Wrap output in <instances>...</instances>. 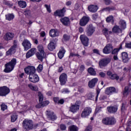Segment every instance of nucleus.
Returning a JSON list of instances; mask_svg holds the SVG:
<instances>
[{"mask_svg": "<svg viewBox=\"0 0 131 131\" xmlns=\"http://www.w3.org/2000/svg\"><path fill=\"white\" fill-rule=\"evenodd\" d=\"M16 64H17V59H16V58L12 59L11 61L5 64L4 72H6V73L11 72V71H12L14 68H15V66Z\"/></svg>", "mask_w": 131, "mask_h": 131, "instance_id": "obj_1", "label": "nucleus"}, {"mask_svg": "<svg viewBox=\"0 0 131 131\" xmlns=\"http://www.w3.org/2000/svg\"><path fill=\"white\" fill-rule=\"evenodd\" d=\"M102 123L104 125H114L116 123V120L113 117H107L102 119Z\"/></svg>", "mask_w": 131, "mask_h": 131, "instance_id": "obj_2", "label": "nucleus"}, {"mask_svg": "<svg viewBox=\"0 0 131 131\" xmlns=\"http://www.w3.org/2000/svg\"><path fill=\"white\" fill-rule=\"evenodd\" d=\"M19 48V45H18V42L17 40H14L13 41V46H12L7 52L6 56H12L16 53V50Z\"/></svg>", "mask_w": 131, "mask_h": 131, "instance_id": "obj_3", "label": "nucleus"}, {"mask_svg": "<svg viewBox=\"0 0 131 131\" xmlns=\"http://www.w3.org/2000/svg\"><path fill=\"white\" fill-rule=\"evenodd\" d=\"M38 50L40 53H37L36 54V56L38 60L42 62V59L45 58L46 55L45 54V51L43 50V46L42 45H40L37 47Z\"/></svg>", "mask_w": 131, "mask_h": 131, "instance_id": "obj_4", "label": "nucleus"}, {"mask_svg": "<svg viewBox=\"0 0 131 131\" xmlns=\"http://www.w3.org/2000/svg\"><path fill=\"white\" fill-rule=\"evenodd\" d=\"M23 125L24 128L26 130H30V129H32L33 128V123H32V121L25 119L23 123Z\"/></svg>", "mask_w": 131, "mask_h": 131, "instance_id": "obj_5", "label": "nucleus"}, {"mask_svg": "<svg viewBox=\"0 0 131 131\" xmlns=\"http://www.w3.org/2000/svg\"><path fill=\"white\" fill-rule=\"evenodd\" d=\"M111 62V59L109 58H105L101 59L99 61V66L100 68H103V67H106L108 63Z\"/></svg>", "mask_w": 131, "mask_h": 131, "instance_id": "obj_6", "label": "nucleus"}, {"mask_svg": "<svg viewBox=\"0 0 131 131\" xmlns=\"http://www.w3.org/2000/svg\"><path fill=\"white\" fill-rule=\"evenodd\" d=\"M95 27H94V26H93L92 24H90L87 26V27L86 28V34L88 35V36H91L93 35V34L94 32H95Z\"/></svg>", "mask_w": 131, "mask_h": 131, "instance_id": "obj_7", "label": "nucleus"}, {"mask_svg": "<svg viewBox=\"0 0 131 131\" xmlns=\"http://www.w3.org/2000/svg\"><path fill=\"white\" fill-rule=\"evenodd\" d=\"M65 13H66V8H63L62 9L56 10L54 13V15L55 16L61 18L65 16Z\"/></svg>", "mask_w": 131, "mask_h": 131, "instance_id": "obj_8", "label": "nucleus"}, {"mask_svg": "<svg viewBox=\"0 0 131 131\" xmlns=\"http://www.w3.org/2000/svg\"><path fill=\"white\" fill-rule=\"evenodd\" d=\"M10 93V89L6 86L0 87V96L5 97Z\"/></svg>", "mask_w": 131, "mask_h": 131, "instance_id": "obj_9", "label": "nucleus"}, {"mask_svg": "<svg viewBox=\"0 0 131 131\" xmlns=\"http://www.w3.org/2000/svg\"><path fill=\"white\" fill-rule=\"evenodd\" d=\"M46 115L49 120H52V121H54V120H56V119H57V116L53 112L47 111Z\"/></svg>", "mask_w": 131, "mask_h": 131, "instance_id": "obj_10", "label": "nucleus"}, {"mask_svg": "<svg viewBox=\"0 0 131 131\" xmlns=\"http://www.w3.org/2000/svg\"><path fill=\"white\" fill-rule=\"evenodd\" d=\"M35 71H36V70L35 69V68L33 66H29L25 69V73L29 74V75L35 74Z\"/></svg>", "mask_w": 131, "mask_h": 131, "instance_id": "obj_11", "label": "nucleus"}, {"mask_svg": "<svg viewBox=\"0 0 131 131\" xmlns=\"http://www.w3.org/2000/svg\"><path fill=\"white\" fill-rule=\"evenodd\" d=\"M91 113H92V108H91V107H85L82 112L81 117L82 118H85V117L89 116Z\"/></svg>", "mask_w": 131, "mask_h": 131, "instance_id": "obj_12", "label": "nucleus"}, {"mask_svg": "<svg viewBox=\"0 0 131 131\" xmlns=\"http://www.w3.org/2000/svg\"><path fill=\"white\" fill-rule=\"evenodd\" d=\"M29 79L33 83H36V82H38L39 81V78L36 74H33L32 75H29Z\"/></svg>", "mask_w": 131, "mask_h": 131, "instance_id": "obj_13", "label": "nucleus"}, {"mask_svg": "<svg viewBox=\"0 0 131 131\" xmlns=\"http://www.w3.org/2000/svg\"><path fill=\"white\" fill-rule=\"evenodd\" d=\"M112 51H113V46L111 43L107 44L103 49L104 54H110Z\"/></svg>", "mask_w": 131, "mask_h": 131, "instance_id": "obj_14", "label": "nucleus"}, {"mask_svg": "<svg viewBox=\"0 0 131 131\" xmlns=\"http://www.w3.org/2000/svg\"><path fill=\"white\" fill-rule=\"evenodd\" d=\"M80 39L84 47H88L89 46V38L85 35H81L80 36Z\"/></svg>", "mask_w": 131, "mask_h": 131, "instance_id": "obj_15", "label": "nucleus"}, {"mask_svg": "<svg viewBox=\"0 0 131 131\" xmlns=\"http://www.w3.org/2000/svg\"><path fill=\"white\" fill-rule=\"evenodd\" d=\"M59 81L61 85H64L67 82V74L62 73L59 76Z\"/></svg>", "mask_w": 131, "mask_h": 131, "instance_id": "obj_16", "label": "nucleus"}, {"mask_svg": "<svg viewBox=\"0 0 131 131\" xmlns=\"http://www.w3.org/2000/svg\"><path fill=\"white\" fill-rule=\"evenodd\" d=\"M22 46L24 47L25 50L27 51L29 49H31V43L29 40L27 39H25L22 43Z\"/></svg>", "mask_w": 131, "mask_h": 131, "instance_id": "obj_17", "label": "nucleus"}, {"mask_svg": "<svg viewBox=\"0 0 131 131\" xmlns=\"http://www.w3.org/2000/svg\"><path fill=\"white\" fill-rule=\"evenodd\" d=\"M90 21V17L88 16H84L80 20L79 24L80 26H85Z\"/></svg>", "mask_w": 131, "mask_h": 131, "instance_id": "obj_18", "label": "nucleus"}, {"mask_svg": "<svg viewBox=\"0 0 131 131\" xmlns=\"http://www.w3.org/2000/svg\"><path fill=\"white\" fill-rule=\"evenodd\" d=\"M60 21L64 26H69L70 25V19L68 17L61 18Z\"/></svg>", "mask_w": 131, "mask_h": 131, "instance_id": "obj_19", "label": "nucleus"}, {"mask_svg": "<svg viewBox=\"0 0 131 131\" xmlns=\"http://www.w3.org/2000/svg\"><path fill=\"white\" fill-rule=\"evenodd\" d=\"M97 82H98V78H94L89 82L88 86L90 89H93V88H95Z\"/></svg>", "mask_w": 131, "mask_h": 131, "instance_id": "obj_20", "label": "nucleus"}, {"mask_svg": "<svg viewBox=\"0 0 131 131\" xmlns=\"http://www.w3.org/2000/svg\"><path fill=\"white\" fill-rule=\"evenodd\" d=\"M15 34H14V33L7 32L4 36V38L5 40H12Z\"/></svg>", "mask_w": 131, "mask_h": 131, "instance_id": "obj_21", "label": "nucleus"}, {"mask_svg": "<svg viewBox=\"0 0 131 131\" xmlns=\"http://www.w3.org/2000/svg\"><path fill=\"white\" fill-rule=\"evenodd\" d=\"M114 93H116V89L114 87L107 88L105 90V94L106 95H112Z\"/></svg>", "mask_w": 131, "mask_h": 131, "instance_id": "obj_22", "label": "nucleus"}, {"mask_svg": "<svg viewBox=\"0 0 131 131\" xmlns=\"http://www.w3.org/2000/svg\"><path fill=\"white\" fill-rule=\"evenodd\" d=\"M79 110V105L78 104H73L70 107V111L72 112V113H75Z\"/></svg>", "mask_w": 131, "mask_h": 131, "instance_id": "obj_23", "label": "nucleus"}, {"mask_svg": "<svg viewBox=\"0 0 131 131\" xmlns=\"http://www.w3.org/2000/svg\"><path fill=\"white\" fill-rule=\"evenodd\" d=\"M98 9L99 8L97 5H91L88 7V10L91 13H96L98 11Z\"/></svg>", "mask_w": 131, "mask_h": 131, "instance_id": "obj_24", "label": "nucleus"}, {"mask_svg": "<svg viewBox=\"0 0 131 131\" xmlns=\"http://www.w3.org/2000/svg\"><path fill=\"white\" fill-rule=\"evenodd\" d=\"M48 49L49 51H52L56 49V44L53 40H50V43L48 45Z\"/></svg>", "mask_w": 131, "mask_h": 131, "instance_id": "obj_25", "label": "nucleus"}, {"mask_svg": "<svg viewBox=\"0 0 131 131\" xmlns=\"http://www.w3.org/2000/svg\"><path fill=\"white\" fill-rule=\"evenodd\" d=\"M122 60L123 63H126V62H128V55L126 52H122L121 53Z\"/></svg>", "mask_w": 131, "mask_h": 131, "instance_id": "obj_26", "label": "nucleus"}, {"mask_svg": "<svg viewBox=\"0 0 131 131\" xmlns=\"http://www.w3.org/2000/svg\"><path fill=\"white\" fill-rule=\"evenodd\" d=\"M112 30L114 33H116L117 34H118L119 33H121V32H122V29L119 28V26L117 25L115 26L113 28Z\"/></svg>", "mask_w": 131, "mask_h": 131, "instance_id": "obj_27", "label": "nucleus"}, {"mask_svg": "<svg viewBox=\"0 0 131 131\" xmlns=\"http://www.w3.org/2000/svg\"><path fill=\"white\" fill-rule=\"evenodd\" d=\"M107 109L109 113H116V112H117L118 107L116 106H108Z\"/></svg>", "mask_w": 131, "mask_h": 131, "instance_id": "obj_28", "label": "nucleus"}, {"mask_svg": "<svg viewBox=\"0 0 131 131\" xmlns=\"http://www.w3.org/2000/svg\"><path fill=\"white\" fill-rule=\"evenodd\" d=\"M131 92L130 88L128 86H126L124 88V91L123 92V96L124 97H126L129 95V93Z\"/></svg>", "mask_w": 131, "mask_h": 131, "instance_id": "obj_29", "label": "nucleus"}, {"mask_svg": "<svg viewBox=\"0 0 131 131\" xmlns=\"http://www.w3.org/2000/svg\"><path fill=\"white\" fill-rule=\"evenodd\" d=\"M49 34L51 37H56V36H59V33H58V31L55 30H51L50 31Z\"/></svg>", "mask_w": 131, "mask_h": 131, "instance_id": "obj_30", "label": "nucleus"}, {"mask_svg": "<svg viewBox=\"0 0 131 131\" xmlns=\"http://www.w3.org/2000/svg\"><path fill=\"white\" fill-rule=\"evenodd\" d=\"M119 25L122 29H125L126 28V22L122 19L119 21Z\"/></svg>", "mask_w": 131, "mask_h": 131, "instance_id": "obj_31", "label": "nucleus"}, {"mask_svg": "<svg viewBox=\"0 0 131 131\" xmlns=\"http://www.w3.org/2000/svg\"><path fill=\"white\" fill-rule=\"evenodd\" d=\"M65 53H66V51H65L64 48H61L58 53V56L59 59H62L63 57H64Z\"/></svg>", "mask_w": 131, "mask_h": 131, "instance_id": "obj_32", "label": "nucleus"}, {"mask_svg": "<svg viewBox=\"0 0 131 131\" xmlns=\"http://www.w3.org/2000/svg\"><path fill=\"white\" fill-rule=\"evenodd\" d=\"M18 5L19 7H20V8H21V9H24L26 8V6H27V5L26 4V2L23 1H18Z\"/></svg>", "mask_w": 131, "mask_h": 131, "instance_id": "obj_33", "label": "nucleus"}, {"mask_svg": "<svg viewBox=\"0 0 131 131\" xmlns=\"http://www.w3.org/2000/svg\"><path fill=\"white\" fill-rule=\"evenodd\" d=\"M107 23H112L114 24V17L113 15L109 16L106 18Z\"/></svg>", "mask_w": 131, "mask_h": 131, "instance_id": "obj_34", "label": "nucleus"}, {"mask_svg": "<svg viewBox=\"0 0 131 131\" xmlns=\"http://www.w3.org/2000/svg\"><path fill=\"white\" fill-rule=\"evenodd\" d=\"M102 32L106 37H108V36H109V34H111V33H112V31H109V30H108V29L107 28L103 29L102 30Z\"/></svg>", "mask_w": 131, "mask_h": 131, "instance_id": "obj_35", "label": "nucleus"}, {"mask_svg": "<svg viewBox=\"0 0 131 131\" xmlns=\"http://www.w3.org/2000/svg\"><path fill=\"white\" fill-rule=\"evenodd\" d=\"M15 18V16L13 14H8L6 15V20H8V21H11L13 20Z\"/></svg>", "mask_w": 131, "mask_h": 131, "instance_id": "obj_36", "label": "nucleus"}, {"mask_svg": "<svg viewBox=\"0 0 131 131\" xmlns=\"http://www.w3.org/2000/svg\"><path fill=\"white\" fill-rule=\"evenodd\" d=\"M88 72L91 75L95 76L96 75V71L93 68H89L88 69Z\"/></svg>", "mask_w": 131, "mask_h": 131, "instance_id": "obj_37", "label": "nucleus"}, {"mask_svg": "<svg viewBox=\"0 0 131 131\" xmlns=\"http://www.w3.org/2000/svg\"><path fill=\"white\" fill-rule=\"evenodd\" d=\"M69 129H70V131H78V127L72 125L69 127Z\"/></svg>", "mask_w": 131, "mask_h": 131, "instance_id": "obj_38", "label": "nucleus"}, {"mask_svg": "<svg viewBox=\"0 0 131 131\" xmlns=\"http://www.w3.org/2000/svg\"><path fill=\"white\" fill-rule=\"evenodd\" d=\"M111 79H116V80H118L119 79V76L116 74H113L110 77Z\"/></svg>", "mask_w": 131, "mask_h": 131, "instance_id": "obj_39", "label": "nucleus"}, {"mask_svg": "<svg viewBox=\"0 0 131 131\" xmlns=\"http://www.w3.org/2000/svg\"><path fill=\"white\" fill-rule=\"evenodd\" d=\"M11 118L12 122H15V121L17 120V118H18V117H17V115L16 114H13L11 115Z\"/></svg>", "mask_w": 131, "mask_h": 131, "instance_id": "obj_40", "label": "nucleus"}, {"mask_svg": "<svg viewBox=\"0 0 131 131\" xmlns=\"http://www.w3.org/2000/svg\"><path fill=\"white\" fill-rule=\"evenodd\" d=\"M38 96L39 98V102H42L43 101V95L40 92L38 93Z\"/></svg>", "mask_w": 131, "mask_h": 131, "instance_id": "obj_41", "label": "nucleus"}, {"mask_svg": "<svg viewBox=\"0 0 131 131\" xmlns=\"http://www.w3.org/2000/svg\"><path fill=\"white\" fill-rule=\"evenodd\" d=\"M70 39V36L67 35V34H64L63 36L62 40H64V41H67Z\"/></svg>", "mask_w": 131, "mask_h": 131, "instance_id": "obj_42", "label": "nucleus"}, {"mask_svg": "<svg viewBox=\"0 0 131 131\" xmlns=\"http://www.w3.org/2000/svg\"><path fill=\"white\" fill-rule=\"evenodd\" d=\"M1 110L2 111H5V110H7L8 109V106H7V105H6V104L4 103L1 105Z\"/></svg>", "mask_w": 131, "mask_h": 131, "instance_id": "obj_43", "label": "nucleus"}, {"mask_svg": "<svg viewBox=\"0 0 131 131\" xmlns=\"http://www.w3.org/2000/svg\"><path fill=\"white\" fill-rule=\"evenodd\" d=\"M24 14L26 17H29L30 14H31V12L29 10H27L24 12Z\"/></svg>", "mask_w": 131, "mask_h": 131, "instance_id": "obj_44", "label": "nucleus"}, {"mask_svg": "<svg viewBox=\"0 0 131 131\" xmlns=\"http://www.w3.org/2000/svg\"><path fill=\"white\" fill-rule=\"evenodd\" d=\"M120 49H121V47H120L119 49L116 48L114 49L112 51V53L114 55L117 54L118 52H119V50H120Z\"/></svg>", "mask_w": 131, "mask_h": 131, "instance_id": "obj_45", "label": "nucleus"}, {"mask_svg": "<svg viewBox=\"0 0 131 131\" xmlns=\"http://www.w3.org/2000/svg\"><path fill=\"white\" fill-rule=\"evenodd\" d=\"M69 57H78V58H80V55H79L78 53H71Z\"/></svg>", "mask_w": 131, "mask_h": 131, "instance_id": "obj_46", "label": "nucleus"}, {"mask_svg": "<svg viewBox=\"0 0 131 131\" xmlns=\"http://www.w3.org/2000/svg\"><path fill=\"white\" fill-rule=\"evenodd\" d=\"M113 10H114V8L108 7L102 9V12H104V11H113Z\"/></svg>", "mask_w": 131, "mask_h": 131, "instance_id": "obj_47", "label": "nucleus"}, {"mask_svg": "<svg viewBox=\"0 0 131 131\" xmlns=\"http://www.w3.org/2000/svg\"><path fill=\"white\" fill-rule=\"evenodd\" d=\"M42 65L39 64L37 68V71H38V72H41V71H42Z\"/></svg>", "mask_w": 131, "mask_h": 131, "instance_id": "obj_48", "label": "nucleus"}, {"mask_svg": "<svg viewBox=\"0 0 131 131\" xmlns=\"http://www.w3.org/2000/svg\"><path fill=\"white\" fill-rule=\"evenodd\" d=\"M32 56H33V55L32 54L31 51H28L26 54V58H30Z\"/></svg>", "mask_w": 131, "mask_h": 131, "instance_id": "obj_49", "label": "nucleus"}, {"mask_svg": "<svg viewBox=\"0 0 131 131\" xmlns=\"http://www.w3.org/2000/svg\"><path fill=\"white\" fill-rule=\"evenodd\" d=\"M45 8H46L47 11H48L49 13H51V6H49V5L46 4V5H45Z\"/></svg>", "mask_w": 131, "mask_h": 131, "instance_id": "obj_50", "label": "nucleus"}, {"mask_svg": "<svg viewBox=\"0 0 131 131\" xmlns=\"http://www.w3.org/2000/svg\"><path fill=\"white\" fill-rule=\"evenodd\" d=\"M103 88H104V86H102L101 87H99L98 86V90H97V96L96 97V100H97V99H98V96H99V94H100V90H102V89H103Z\"/></svg>", "mask_w": 131, "mask_h": 131, "instance_id": "obj_51", "label": "nucleus"}, {"mask_svg": "<svg viewBox=\"0 0 131 131\" xmlns=\"http://www.w3.org/2000/svg\"><path fill=\"white\" fill-rule=\"evenodd\" d=\"M42 105L43 107H45L46 106H48V104H50V102L49 101H45L44 102H41Z\"/></svg>", "mask_w": 131, "mask_h": 131, "instance_id": "obj_52", "label": "nucleus"}, {"mask_svg": "<svg viewBox=\"0 0 131 131\" xmlns=\"http://www.w3.org/2000/svg\"><path fill=\"white\" fill-rule=\"evenodd\" d=\"M39 103L36 105V108H37L38 109H39V108H42V107H43L42 106V103L41 102H39Z\"/></svg>", "mask_w": 131, "mask_h": 131, "instance_id": "obj_53", "label": "nucleus"}, {"mask_svg": "<svg viewBox=\"0 0 131 131\" xmlns=\"http://www.w3.org/2000/svg\"><path fill=\"white\" fill-rule=\"evenodd\" d=\"M126 110V107H125V104L124 103H122V106L121 107V110L122 112H123L124 111H125Z\"/></svg>", "mask_w": 131, "mask_h": 131, "instance_id": "obj_54", "label": "nucleus"}, {"mask_svg": "<svg viewBox=\"0 0 131 131\" xmlns=\"http://www.w3.org/2000/svg\"><path fill=\"white\" fill-rule=\"evenodd\" d=\"M92 17L93 20H97V19H98V17H99V15H98V13H95L92 15Z\"/></svg>", "mask_w": 131, "mask_h": 131, "instance_id": "obj_55", "label": "nucleus"}, {"mask_svg": "<svg viewBox=\"0 0 131 131\" xmlns=\"http://www.w3.org/2000/svg\"><path fill=\"white\" fill-rule=\"evenodd\" d=\"M78 91L81 93H84V89H83L82 87H79Z\"/></svg>", "mask_w": 131, "mask_h": 131, "instance_id": "obj_56", "label": "nucleus"}, {"mask_svg": "<svg viewBox=\"0 0 131 131\" xmlns=\"http://www.w3.org/2000/svg\"><path fill=\"white\" fill-rule=\"evenodd\" d=\"M32 91H34V92H37V91H38V87L37 86V85L33 86Z\"/></svg>", "mask_w": 131, "mask_h": 131, "instance_id": "obj_57", "label": "nucleus"}, {"mask_svg": "<svg viewBox=\"0 0 131 131\" xmlns=\"http://www.w3.org/2000/svg\"><path fill=\"white\" fill-rule=\"evenodd\" d=\"M102 110V107L101 106H97L95 110L96 112H100Z\"/></svg>", "mask_w": 131, "mask_h": 131, "instance_id": "obj_58", "label": "nucleus"}, {"mask_svg": "<svg viewBox=\"0 0 131 131\" xmlns=\"http://www.w3.org/2000/svg\"><path fill=\"white\" fill-rule=\"evenodd\" d=\"M104 3L107 5H110L112 2H111L110 0H104Z\"/></svg>", "mask_w": 131, "mask_h": 131, "instance_id": "obj_59", "label": "nucleus"}, {"mask_svg": "<svg viewBox=\"0 0 131 131\" xmlns=\"http://www.w3.org/2000/svg\"><path fill=\"white\" fill-rule=\"evenodd\" d=\"M36 51V49L35 48H32L31 50H30L29 51L31 52L32 55H34V54H35Z\"/></svg>", "mask_w": 131, "mask_h": 131, "instance_id": "obj_60", "label": "nucleus"}, {"mask_svg": "<svg viewBox=\"0 0 131 131\" xmlns=\"http://www.w3.org/2000/svg\"><path fill=\"white\" fill-rule=\"evenodd\" d=\"M70 92V91H69V90H68V89H64L61 91V93H65L66 94Z\"/></svg>", "mask_w": 131, "mask_h": 131, "instance_id": "obj_61", "label": "nucleus"}, {"mask_svg": "<svg viewBox=\"0 0 131 131\" xmlns=\"http://www.w3.org/2000/svg\"><path fill=\"white\" fill-rule=\"evenodd\" d=\"M125 47L128 49H131V42L125 43Z\"/></svg>", "mask_w": 131, "mask_h": 131, "instance_id": "obj_62", "label": "nucleus"}, {"mask_svg": "<svg viewBox=\"0 0 131 131\" xmlns=\"http://www.w3.org/2000/svg\"><path fill=\"white\" fill-rule=\"evenodd\" d=\"M60 129L61 130H65L66 129V126L64 124L60 125Z\"/></svg>", "mask_w": 131, "mask_h": 131, "instance_id": "obj_63", "label": "nucleus"}, {"mask_svg": "<svg viewBox=\"0 0 131 131\" xmlns=\"http://www.w3.org/2000/svg\"><path fill=\"white\" fill-rule=\"evenodd\" d=\"M92 126H88L86 127L84 131H92Z\"/></svg>", "mask_w": 131, "mask_h": 131, "instance_id": "obj_64", "label": "nucleus"}]
</instances>
